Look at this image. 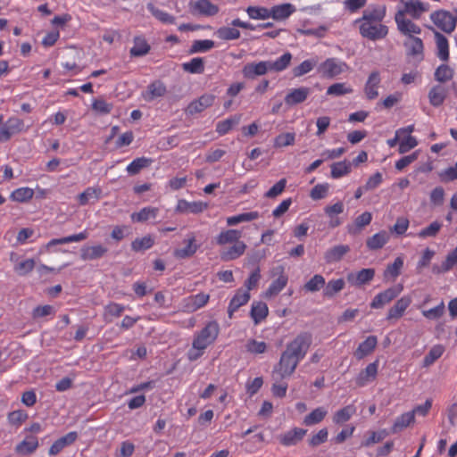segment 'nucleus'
<instances>
[{
    "instance_id": "obj_26",
    "label": "nucleus",
    "mask_w": 457,
    "mask_h": 457,
    "mask_svg": "<svg viewBox=\"0 0 457 457\" xmlns=\"http://www.w3.org/2000/svg\"><path fill=\"white\" fill-rule=\"evenodd\" d=\"M378 361L370 363L362 371L360 372L356 378V384L363 386L368 382L376 378L378 373Z\"/></svg>"
},
{
    "instance_id": "obj_50",
    "label": "nucleus",
    "mask_w": 457,
    "mask_h": 457,
    "mask_svg": "<svg viewBox=\"0 0 457 457\" xmlns=\"http://www.w3.org/2000/svg\"><path fill=\"white\" fill-rule=\"evenodd\" d=\"M183 70L193 74H201L204 71V62L203 58L195 57L189 62L182 64Z\"/></svg>"
},
{
    "instance_id": "obj_27",
    "label": "nucleus",
    "mask_w": 457,
    "mask_h": 457,
    "mask_svg": "<svg viewBox=\"0 0 457 457\" xmlns=\"http://www.w3.org/2000/svg\"><path fill=\"white\" fill-rule=\"evenodd\" d=\"M246 249V245L242 241H237L234 245L220 253L221 260L225 262L237 259L244 254Z\"/></svg>"
},
{
    "instance_id": "obj_5",
    "label": "nucleus",
    "mask_w": 457,
    "mask_h": 457,
    "mask_svg": "<svg viewBox=\"0 0 457 457\" xmlns=\"http://www.w3.org/2000/svg\"><path fill=\"white\" fill-rule=\"evenodd\" d=\"M299 362L300 361L290 355L287 351H284L281 353L278 363L272 370V379L278 381L290 377L295 372Z\"/></svg>"
},
{
    "instance_id": "obj_35",
    "label": "nucleus",
    "mask_w": 457,
    "mask_h": 457,
    "mask_svg": "<svg viewBox=\"0 0 457 457\" xmlns=\"http://www.w3.org/2000/svg\"><path fill=\"white\" fill-rule=\"evenodd\" d=\"M151 46L146 40L141 37L134 38V46L131 47L129 54L133 57H141L150 52Z\"/></svg>"
},
{
    "instance_id": "obj_7",
    "label": "nucleus",
    "mask_w": 457,
    "mask_h": 457,
    "mask_svg": "<svg viewBox=\"0 0 457 457\" xmlns=\"http://www.w3.org/2000/svg\"><path fill=\"white\" fill-rule=\"evenodd\" d=\"M403 287L402 285H397L395 287H391L374 296L370 303V307L372 309H381L386 304L389 303L391 301L395 299L403 291Z\"/></svg>"
},
{
    "instance_id": "obj_11",
    "label": "nucleus",
    "mask_w": 457,
    "mask_h": 457,
    "mask_svg": "<svg viewBox=\"0 0 457 457\" xmlns=\"http://www.w3.org/2000/svg\"><path fill=\"white\" fill-rule=\"evenodd\" d=\"M395 22L399 31L404 35H408L409 37H412L411 34H420L421 32L420 28L411 21L405 19L404 12H397L395 16Z\"/></svg>"
},
{
    "instance_id": "obj_18",
    "label": "nucleus",
    "mask_w": 457,
    "mask_h": 457,
    "mask_svg": "<svg viewBox=\"0 0 457 457\" xmlns=\"http://www.w3.org/2000/svg\"><path fill=\"white\" fill-rule=\"evenodd\" d=\"M250 293L248 291H244V289L239 288L237 290L235 295L230 300V303L228 307V314L231 319L233 313L237 312L241 306L246 304L250 300Z\"/></svg>"
},
{
    "instance_id": "obj_41",
    "label": "nucleus",
    "mask_w": 457,
    "mask_h": 457,
    "mask_svg": "<svg viewBox=\"0 0 457 457\" xmlns=\"http://www.w3.org/2000/svg\"><path fill=\"white\" fill-rule=\"evenodd\" d=\"M345 282L343 278L329 280L327 284L325 283L323 295L325 297L331 298L336 294L344 289Z\"/></svg>"
},
{
    "instance_id": "obj_32",
    "label": "nucleus",
    "mask_w": 457,
    "mask_h": 457,
    "mask_svg": "<svg viewBox=\"0 0 457 457\" xmlns=\"http://www.w3.org/2000/svg\"><path fill=\"white\" fill-rule=\"evenodd\" d=\"M389 237V234L386 231H379L367 239V247L370 250L380 249L388 242Z\"/></svg>"
},
{
    "instance_id": "obj_36",
    "label": "nucleus",
    "mask_w": 457,
    "mask_h": 457,
    "mask_svg": "<svg viewBox=\"0 0 457 457\" xmlns=\"http://www.w3.org/2000/svg\"><path fill=\"white\" fill-rule=\"evenodd\" d=\"M153 160L146 157H139L133 160L126 168L127 172L131 175L138 174L143 169L151 165Z\"/></svg>"
},
{
    "instance_id": "obj_29",
    "label": "nucleus",
    "mask_w": 457,
    "mask_h": 457,
    "mask_svg": "<svg viewBox=\"0 0 457 457\" xmlns=\"http://www.w3.org/2000/svg\"><path fill=\"white\" fill-rule=\"evenodd\" d=\"M349 251L350 247L346 245H336L325 253V261L327 263H334L339 262Z\"/></svg>"
},
{
    "instance_id": "obj_6",
    "label": "nucleus",
    "mask_w": 457,
    "mask_h": 457,
    "mask_svg": "<svg viewBox=\"0 0 457 457\" xmlns=\"http://www.w3.org/2000/svg\"><path fill=\"white\" fill-rule=\"evenodd\" d=\"M430 19L437 28L445 33H451L455 29L457 16L448 11H436L430 14Z\"/></svg>"
},
{
    "instance_id": "obj_9",
    "label": "nucleus",
    "mask_w": 457,
    "mask_h": 457,
    "mask_svg": "<svg viewBox=\"0 0 457 457\" xmlns=\"http://www.w3.org/2000/svg\"><path fill=\"white\" fill-rule=\"evenodd\" d=\"M412 298L411 295H403L398 299L395 304L388 310L386 314V320L396 321L400 320L407 308L411 305Z\"/></svg>"
},
{
    "instance_id": "obj_45",
    "label": "nucleus",
    "mask_w": 457,
    "mask_h": 457,
    "mask_svg": "<svg viewBox=\"0 0 457 457\" xmlns=\"http://www.w3.org/2000/svg\"><path fill=\"white\" fill-rule=\"evenodd\" d=\"M260 217L258 212H250L237 214L236 216H231L227 218V224L228 226H236L241 222H248L254 220Z\"/></svg>"
},
{
    "instance_id": "obj_23",
    "label": "nucleus",
    "mask_w": 457,
    "mask_h": 457,
    "mask_svg": "<svg viewBox=\"0 0 457 457\" xmlns=\"http://www.w3.org/2000/svg\"><path fill=\"white\" fill-rule=\"evenodd\" d=\"M186 246L183 248L176 249L174 256L179 259H186L193 256L199 245L196 244L195 237L192 234L187 239L184 240Z\"/></svg>"
},
{
    "instance_id": "obj_21",
    "label": "nucleus",
    "mask_w": 457,
    "mask_h": 457,
    "mask_svg": "<svg viewBox=\"0 0 457 457\" xmlns=\"http://www.w3.org/2000/svg\"><path fill=\"white\" fill-rule=\"evenodd\" d=\"M37 447L38 440L37 436L29 435L15 446V452L21 455H29L33 453Z\"/></svg>"
},
{
    "instance_id": "obj_4",
    "label": "nucleus",
    "mask_w": 457,
    "mask_h": 457,
    "mask_svg": "<svg viewBox=\"0 0 457 457\" xmlns=\"http://www.w3.org/2000/svg\"><path fill=\"white\" fill-rule=\"evenodd\" d=\"M312 343V333L303 331L287 345L285 351L301 361L307 354Z\"/></svg>"
},
{
    "instance_id": "obj_58",
    "label": "nucleus",
    "mask_w": 457,
    "mask_h": 457,
    "mask_svg": "<svg viewBox=\"0 0 457 457\" xmlns=\"http://www.w3.org/2000/svg\"><path fill=\"white\" fill-rule=\"evenodd\" d=\"M216 35L222 40H235L240 37V31L236 28L221 27L217 29Z\"/></svg>"
},
{
    "instance_id": "obj_48",
    "label": "nucleus",
    "mask_w": 457,
    "mask_h": 457,
    "mask_svg": "<svg viewBox=\"0 0 457 457\" xmlns=\"http://www.w3.org/2000/svg\"><path fill=\"white\" fill-rule=\"evenodd\" d=\"M288 281L287 276H282L281 278L274 279L268 289L265 292L266 297H272L278 295L284 287L287 286Z\"/></svg>"
},
{
    "instance_id": "obj_24",
    "label": "nucleus",
    "mask_w": 457,
    "mask_h": 457,
    "mask_svg": "<svg viewBox=\"0 0 457 457\" xmlns=\"http://www.w3.org/2000/svg\"><path fill=\"white\" fill-rule=\"evenodd\" d=\"M378 344L377 337L370 336L363 342H361L356 351L354 356L356 359L361 360L365 356L370 354L376 348Z\"/></svg>"
},
{
    "instance_id": "obj_53",
    "label": "nucleus",
    "mask_w": 457,
    "mask_h": 457,
    "mask_svg": "<svg viewBox=\"0 0 457 457\" xmlns=\"http://www.w3.org/2000/svg\"><path fill=\"white\" fill-rule=\"evenodd\" d=\"M158 213V209L154 207H145L138 212H134L131 215V219L134 221L143 222L150 218H155Z\"/></svg>"
},
{
    "instance_id": "obj_62",
    "label": "nucleus",
    "mask_w": 457,
    "mask_h": 457,
    "mask_svg": "<svg viewBox=\"0 0 457 457\" xmlns=\"http://www.w3.org/2000/svg\"><path fill=\"white\" fill-rule=\"evenodd\" d=\"M325 286V278L320 275H314L305 285L304 289L309 292H317Z\"/></svg>"
},
{
    "instance_id": "obj_10",
    "label": "nucleus",
    "mask_w": 457,
    "mask_h": 457,
    "mask_svg": "<svg viewBox=\"0 0 457 457\" xmlns=\"http://www.w3.org/2000/svg\"><path fill=\"white\" fill-rule=\"evenodd\" d=\"M375 276V270L372 268L362 269L357 272H350L346 276L348 283L354 287H362L369 284Z\"/></svg>"
},
{
    "instance_id": "obj_55",
    "label": "nucleus",
    "mask_w": 457,
    "mask_h": 457,
    "mask_svg": "<svg viewBox=\"0 0 457 457\" xmlns=\"http://www.w3.org/2000/svg\"><path fill=\"white\" fill-rule=\"evenodd\" d=\"M353 88L346 83H335L329 86L327 89V95L334 96H341L353 93Z\"/></svg>"
},
{
    "instance_id": "obj_1",
    "label": "nucleus",
    "mask_w": 457,
    "mask_h": 457,
    "mask_svg": "<svg viewBox=\"0 0 457 457\" xmlns=\"http://www.w3.org/2000/svg\"><path fill=\"white\" fill-rule=\"evenodd\" d=\"M385 17V5H371L363 11L362 16L355 20L354 23L359 25V31L362 37L377 41L383 39L388 34V28L382 23Z\"/></svg>"
},
{
    "instance_id": "obj_46",
    "label": "nucleus",
    "mask_w": 457,
    "mask_h": 457,
    "mask_svg": "<svg viewBox=\"0 0 457 457\" xmlns=\"http://www.w3.org/2000/svg\"><path fill=\"white\" fill-rule=\"evenodd\" d=\"M356 409L353 405L349 404L338 410L333 416V421L336 424H343L348 421L351 417L355 413Z\"/></svg>"
},
{
    "instance_id": "obj_47",
    "label": "nucleus",
    "mask_w": 457,
    "mask_h": 457,
    "mask_svg": "<svg viewBox=\"0 0 457 457\" xmlns=\"http://www.w3.org/2000/svg\"><path fill=\"white\" fill-rule=\"evenodd\" d=\"M328 411L323 407H318L306 415L303 419V424L312 426L320 423L326 417Z\"/></svg>"
},
{
    "instance_id": "obj_33",
    "label": "nucleus",
    "mask_w": 457,
    "mask_h": 457,
    "mask_svg": "<svg viewBox=\"0 0 457 457\" xmlns=\"http://www.w3.org/2000/svg\"><path fill=\"white\" fill-rule=\"evenodd\" d=\"M319 60L318 57H312L307 60H304L299 65L295 66L292 70V74L295 78L302 77L311 71H312L318 65Z\"/></svg>"
},
{
    "instance_id": "obj_30",
    "label": "nucleus",
    "mask_w": 457,
    "mask_h": 457,
    "mask_svg": "<svg viewBox=\"0 0 457 457\" xmlns=\"http://www.w3.org/2000/svg\"><path fill=\"white\" fill-rule=\"evenodd\" d=\"M269 314V309L263 302H253L252 303L250 316L253 319L255 325L262 322Z\"/></svg>"
},
{
    "instance_id": "obj_15",
    "label": "nucleus",
    "mask_w": 457,
    "mask_h": 457,
    "mask_svg": "<svg viewBox=\"0 0 457 457\" xmlns=\"http://www.w3.org/2000/svg\"><path fill=\"white\" fill-rule=\"evenodd\" d=\"M10 260L14 263L13 270L19 276L28 275L34 270L36 265L34 259L20 260V257L14 253L11 254Z\"/></svg>"
},
{
    "instance_id": "obj_44",
    "label": "nucleus",
    "mask_w": 457,
    "mask_h": 457,
    "mask_svg": "<svg viewBox=\"0 0 457 457\" xmlns=\"http://www.w3.org/2000/svg\"><path fill=\"white\" fill-rule=\"evenodd\" d=\"M154 245V239L152 236L146 235L143 237H137L131 243V249L134 252H143L150 249Z\"/></svg>"
},
{
    "instance_id": "obj_54",
    "label": "nucleus",
    "mask_w": 457,
    "mask_h": 457,
    "mask_svg": "<svg viewBox=\"0 0 457 457\" xmlns=\"http://www.w3.org/2000/svg\"><path fill=\"white\" fill-rule=\"evenodd\" d=\"M246 12L253 20H266L270 18V9L262 6H248Z\"/></svg>"
},
{
    "instance_id": "obj_13",
    "label": "nucleus",
    "mask_w": 457,
    "mask_h": 457,
    "mask_svg": "<svg viewBox=\"0 0 457 457\" xmlns=\"http://www.w3.org/2000/svg\"><path fill=\"white\" fill-rule=\"evenodd\" d=\"M208 204L201 201L188 202L185 199H179L176 206V212L179 213L198 214L206 210Z\"/></svg>"
},
{
    "instance_id": "obj_12",
    "label": "nucleus",
    "mask_w": 457,
    "mask_h": 457,
    "mask_svg": "<svg viewBox=\"0 0 457 457\" xmlns=\"http://www.w3.org/2000/svg\"><path fill=\"white\" fill-rule=\"evenodd\" d=\"M307 430L300 428H294L278 436L279 443L284 446L297 445L306 435Z\"/></svg>"
},
{
    "instance_id": "obj_19",
    "label": "nucleus",
    "mask_w": 457,
    "mask_h": 457,
    "mask_svg": "<svg viewBox=\"0 0 457 457\" xmlns=\"http://www.w3.org/2000/svg\"><path fill=\"white\" fill-rule=\"evenodd\" d=\"M404 9L399 12H404L410 14L413 19H419L421 14L427 12L429 8L428 4L422 3L420 0H408L403 3Z\"/></svg>"
},
{
    "instance_id": "obj_64",
    "label": "nucleus",
    "mask_w": 457,
    "mask_h": 457,
    "mask_svg": "<svg viewBox=\"0 0 457 457\" xmlns=\"http://www.w3.org/2000/svg\"><path fill=\"white\" fill-rule=\"evenodd\" d=\"M112 104L110 103H107L103 98H97L93 101L92 104V109L102 115L109 114L112 110Z\"/></svg>"
},
{
    "instance_id": "obj_56",
    "label": "nucleus",
    "mask_w": 457,
    "mask_h": 457,
    "mask_svg": "<svg viewBox=\"0 0 457 457\" xmlns=\"http://www.w3.org/2000/svg\"><path fill=\"white\" fill-rule=\"evenodd\" d=\"M33 195H34L33 189H31L29 187H20V188L15 189L11 194L10 197L12 201L23 203V202H27V201L30 200L33 197Z\"/></svg>"
},
{
    "instance_id": "obj_34",
    "label": "nucleus",
    "mask_w": 457,
    "mask_h": 457,
    "mask_svg": "<svg viewBox=\"0 0 457 457\" xmlns=\"http://www.w3.org/2000/svg\"><path fill=\"white\" fill-rule=\"evenodd\" d=\"M102 190L99 187H87L85 191L79 195V202L80 205L94 204L100 199Z\"/></svg>"
},
{
    "instance_id": "obj_51",
    "label": "nucleus",
    "mask_w": 457,
    "mask_h": 457,
    "mask_svg": "<svg viewBox=\"0 0 457 457\" xmlns=\"http://www.w3.org/2000/svg\"><path fill=\"white\" fill-rule=\"evenodd\" d=\"M352 164L346 161L334 162L331 165V177L339 179L351 172Z\"/></svg>"
},
{
    "instance_id": "obj_14",
    "label": "nucleus",
    "mask_w": 457,
    "mask_h": 457,
    "mask_svg": "<svg viewBox=\"0 0 457 457\" xmlns=\"http://www.w3.org/2000/svg\"><path fill=\"white\" fill-rule=\"evenodd\" d=\"M214 99L215 96L213 95L204 94L188 104L187 112L190 115L202 112L213 104Z\"/></svg>"
},
{
    "instance_id": "obj_57",
    "label": "nucleus",
    "mask_w": 457,
    "mask_h": 457,
    "mask_svg": "<svg viewBox=\"0 0 457 457\" xmlns=\"http://www.w3.org/2000/svg\"><path fill=\"white\" fill-rule=\"evenodd\" d=\"M214 46V41L211 39L195 40L189 49V53H204L213 48Z\"/></svg>"
},
{
    "instance_id": "obj_16",
    "label": "nucleus",
    "mask_w": 457,
    "mask_h": 457,
    "mask_svg": "<svg viewBox=\"0 0 457 457\" xmlns=\"http://www.w3.org/2000/svg\"><path fill=\"white\" fill-rule=\"evenodd\" d=\"M192 12H197L204 16H214L219 12L218 5L211 3L209 0H198L190 3Z\"/></svg>"
},
{
    "instance_id": "obj_20",
    "label": "nucleus",
    "mask_w": 457,
    "mask_h": 457,
    "mask_svg": "<svg viewBox=\"0 0 457 457\" xmlns=\"http://www.w3.org/2000/svg\"><path fill=\"white\" fill-rule=\"evenodd\" d=\"M167 93L166 86L161 80H155L147 86V90L143 93L145 101L151 102L155 98L162 97Z\"/></svg>"
},
{
    "instance_id": "obj_42",
    "label": "nucleus",
    "mask_w": 457,
    "mask_h": 457,
    "mask_svg": "<svg viewBox=\"0 0 457 457\" xmlns=\"http://www.w3.org/2000/svg\"><path fill=\"white\" fill-rule=\"evenodd\" d=\"M414 422V412L408 411L397 417L393 427L392 433L396 434Z\"/></svg>"
},
{
    "instance_id": "obj_63",
    "label": "nucleus",
    "mask_w": 457,
    "mask_h": 457,
    "mask_svg": "<svg viewBox=\"0 0 457 457\" xmlns=\"http://www.w3.org/2000/svg\"><path fill=\"white\" fill-rule=\"evenodd\" d=\"M28 413L25 411L17 410L9 412L7 419L11 425L19 427L28 419Z\"/></svg>"
},
{
    "instance_id": "obj_17",
    "label": "nucleus",
    "mask_w": 457,
    "mask_h": 457,
    "mask_svg": "<svg viewBox=\"0 0 457 457\" xmlns=\"http://www.w3.org/2000/svg\"><path fill=\"white\" fill-rule=\"evenodd\" d=\"M311 93V89L306 87L291 89L285 96V103L288 106H293L303 103Z\"/></svg>"
},
{
    "instance_id": "obj_22",
    "label": "nucleus",
    "mask_w": 457,
    "mask_h": 457,
    "mask_svg": "<svg viewBox=\"0 0 457 457\" xmlns=\"http://www.w3.org/2000/svg\"><path fill=\"white\" fill-rule=\"evenodd\" d=\"M295 12V5L289 3L274 5L270 9V18L275 21L286 20Z\"/></svg>"
},
{
    "instance_id": "obj_31",
    "label": "nucleus",
    "mask_w": 457,
    "mask_h": 457,
    "mask_svg": "<svg viewBox=\"0 0 457 457\" xmlns=\"http://www.w3.org/2000/svg\"><path fill=\"white\" fill-rule=\"evenodd\" d=\"M435 38L436 43L437 57L446 62L449 59V45L447 38L441 33L435 31Z\"/></svg>"
},
{
    "instance_id": "obj_52",
    "label": "nucleus",
    "mask_w": 457,
    "mask_h": 457,
    "mask_svg": "<svg viewBox=\"0 0 457 457\" xmlns=\"http://www.w3.org/2000/svg\"><path fill=\"white\" fill-rule=\"evenodd\" d=\"M403 267V259L402 257L395 258L394 262L388 264L384 271L385 278H391L392 279H395L400 275Z\"/></svg>"
},
{
    "instance_id": "obj_61",
    "label": "nucleus",
    "mask_w": 457,
    "mask_h": 457,
    "mask_svg": "<svg viewBox=\"0 0 457 457\" xmlns=\"http://www.w3.org/2000/svg\"><path fill=\"white\" fill-rule=\"evenodd\" d=\"M442 228V223L438 221L432 222L429 226L422 228L419 233L420 238L435 237Z\"/></svg>"
},
{
    "instance_id": "obj_40",
    "label": "nucleus",
    "mask_w": 457,
    "mask_h": 457,
    "mask_svg": "<svg viewBox=\"0 0 457 457\" xmlns=\"http://www.w3.org/2000/svg\"><path fill=\"white\" fill-rule=\"evenodd\" d=\"M241 114H236L224 120L219 121L216 125V132L223 136L227 134L234 126L239 124Z\"/></svg>"
},
{
    "instance_id": "obj_59",
    "label": "nucleus",
    "mask_w": 457,
    "mask_h": 457,
    "mask_svg": "<svg viewBox=\"0 0 457 457\" xmlns=\"http://www.w3.org/2000/svg\"><path fill=\"white\" fill-rule=\"evenodd\" d=\"M453 76V69L446 64H441L435 71V79L441 83L449 81L452 79Z\"/></svg>"
},
{
    "instance_id": "obj_2",
    "label": "nucleus",
    "mask_w": 457,
    "mask_h": 457,
    "mask_svg": "<svg viewBox=\"0 0 457 457\" xmlns=\"http://www.w3.org/2000/svg\"><path fill=\"white\" fill-rule=\"evenodd\" d=\"M292 59V54L286 52L276 60L248 62L244 65L242 74L245 79H254L256 77L265 75L268 72H282L290 66Z\"/></svg>"
},
{
    "instance_id": "obj_3",
    "label": "nucleus",
    "mask_w": 457,
    "mask_h": 457,
    "mask_svg": "<svg viewBox=\"0 0 457 457\" xmlns=\"http://www.w3.org/2000/svg\"><path fill=\"white\" fill-rule=\"evenodd\" d=\"M220 334V326L217 321L212 320L197 333L193 339V346L200 350H205L212 345Z\"/></svg>"
},
{
    "instance_id": "obj_28",
    "label": "nucleus",
    "mask_w": 457,
    "mask_h": 457,
    "mask_svg": "<svg viewBox=\"0 0 457 457\" xmlns=\"http://www.w3.org/2000/svg\"><path fill=\"white\" fill-rule=\"evenodd\" d=\"M108 249L102 245H96L92 246H84L81 249L80 257L85 261H92L100 259L105 255Z\"/></svg>"
},
{
    "instance_id": "obj_49",
    "label": "nucleus",
    "mask_w": 457,
    "mask_h": 457,
    "mask_svg": "<svg viewBox=\"0 0 457 457\" xmlns=\"http://www.w3.org/2000/svg\"><path fill=\"white\" fill-rule=\"evenodd\" d=\"M445 346L442 345H434L428 354L423 359V367L431 366L436 360H438L445 352Z\"/></svg>"
},
{
    "instance_id": "obj_38",
    "label": "nucleus",
    "mask_w": 457,
    "mask_h": 457,
    "mask_svg": "<svg viewBox=\"0 0 457 457\" xmlns=\"http://www.w3.org/2000/svg\"><path fill=\"white\" fill-rule=\"evenodd\" d=\"M408 54L412 56H420V59L423 58V42L420 37H410L408 41L404 43Z\"/></svg>"
},
{
    "instance_id": "obj_60",
    "label": "nucleus",
    "mask_w": 457,
    "mask_h": 457,
    "mask_svg": "<svg viewBox=\"0 0 457 457\" xmlns=\"http://www.w3.org/2000/svg\"><path fill=\"white\" fill-rule=\"evenodd\" d=\"M388 436V433L386 429H382L378 432H370V436L361 442V446L369 447L374 444L381 442L384 438Z\"/></svg>"
},
{
    "instance_id": "obj_37",
    "label": "nucleus",
    "mask_w": 457,
    "mask_h": 457,
    "mask_svg": "<svg viewBox=\"0 0 457 457\" xmlns=\"http://www.w3.org/2000/svg\"><path fill=\"white\" fill-rule=\"evenodd\" d=\"M242 232L237 229H228L220 232L216 237V242L220 245L239 241Z\"/></svg>"
},
{
    "instance_id": "obj_43",
    "label": "nucleus",
    "mask_w": 457,
    "mask_h": 457,
    "mask_svg": "<svg viewBox=\"0 0 457 457\" xmlns=\"http://www.w3.org/2000/svg\"><path fill=\"white\" fill-rule=\"evenodd\" d=\"M446 96L445 89L442 86H435L428 93L429 103L435 106H440Z\"/></svg>"
},
{
    "instance_id": "obj_39",
    "label": "nucleus",
    "mask_w": 457,
    "mask_h": 457,
    "mask_svg": "<svg viewBox=\"0 0 457 457\" xmlns=\"http://www.w3.org/2000/svg\"><path fill=\"white\" fill-rule=\"evenodd\" d=\"M147 10L152 13V15L157 19L159 21H161L163 24H174L175 23V17L164 11L160 10L159 8L155 7L154 4L148 3Z\"/></svg>"
},
{
    "instance_id": "obj_8",
    "label": "nucleus",
    "mask_w": 457,
    "mask_h": 457,
    "mask_svg": "<svg viewBox=\"0 0 457 457\" xmlns=\"http://www.w3.org/2000/svg\"><path fill=\"white\" fill-rule=\"evenodd\" d=\"M345 62L336 58H328L319 66V72L325 78L332 79L347 70Z\"/></svg>"
},
{
    "instance_id": "obj_25",
    "label": "nucleus",
    "mask_w": 457,
    "mask_h": 457,
    "mask_svg": "<svg viewBox=\"0 0 457 457\" xmlns=\"http://www.w3.org/2000/svg\"><path fill=\"white\" fill-rule=\"evenodd\" d=\"M380 83V75L378 71H372L365 84V94L368 99L373 100L378 97V87Z\"/></svg>"
}]
</instances>
